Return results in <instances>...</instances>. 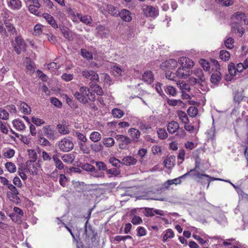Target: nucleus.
Returning <instances> with one entry per match:
<instances>
[{
    "label": "nucleus",
    "instance_id": "nucleus-39",
    "mask_svg": "<svg viewBox=\"0 0 248 248\" xmlns=\"http://www.w3.org/2000/svg\"><path fill=\"white\" fill-rule=\"evenodd\" d=\"M200 63L204 70L209 71L211 67V63L204 59H201L200 61Z\"/></svg>",
    "mask_w": 248,
    "mask_h": 248
},
{
    "label": "nucleus",
    "instance_id": "nucleus-45",
    "mask_svg": "<svg viewBox=\"0 0 248 248\" xmlns=\"http://www.w3.org/2000/svg\"><path fill=\"white\" fill-rule=\"evenodd\" d=\"M62 159L65 163L71 164L73 162L74 158L71 155H65L62 156Z\"/></svg>",
    "mask_w": 248,
    "mask_h": 248
},
{
    "label": "nucleus",
    "instance_id": "nucleus-59",
    "mask_svg": "<svg viewBox=\"0 0 248 248\" xmlns=\"http://www.w3.org/2000/svg\"><path fill=\"white\" fill-rule=\"evenodd\" d=\"M197 145V143H195L191 141H186L185 143V147L186 149L191 150L196 147Z\"/></svg>",
    "mask_w": 248,
    "mask_h": 248
},
{
    "label": "nucleus",
    "instance_id": "nucleus-31",
    "mask_svg": "<svg viewBox=\"0 0 248 248\" xmlns=\"http://www.w3.org/2000/svg\"><path fill=\"white\" fill-rule=\"evenodd\" d=\"M194 75L196 76L201 82L205 81V78L202 70L200 68L195 69L193 71Z\"/></svg>",
    "mask_w": 248,
    "mask_h": 248
},
{
    "label": "nucleus",
    "instance_id": "nucleus-10",
    "mask_svg": "<svg viewBox=\"0 0 248 248\" xmlns=\"http://www.w3.org/2000/svg\"><path fill=\"white\" fill-rule=\"evenodd\" d=\"M121 18L124 21L130 22L132 20V13L129 10L123 9L119 13Z\"/></svg>",
    "mask_w": 248,
    "mask_h": 248
},
{
    "label": "nucleus",
    "instance_id": "nucleus-21",
    "mask_svg": "<svg viewBox=\"0 0 248 248\" xmlns=\"http://www.w3.org/2000/svg\"><path fill=\"white\" fill-rule=\"evenodd\" d=\"M43 17L46 20L47 23L51 25L52 27L54 28H58V26L52 16L48 14L45 13L43 14Z\"/></svg>",
    "mask_w": 248,
    "mask_h": 248
},
{
    "label": "nucleus",
    "instance_id": "nucleus-28",
    "mask_svg": "<svg viewBox=\"0 0 248 248\" xmlns=\"http://www.w3.org/2000/svg\"><path fill=\"white\" fill-rule=\"evenodd\" d=\"M246 17L245 14L242 12L238 11L234 13L232 16V19L240 21Z\"/></svg>",
    "mask_w": 248,
    "mask_h": 248
},
{
    "label": "nucleus",
    "instance_id": "nucleus-4",
    "mask_svg": "<svg viewBox=\"0 0 248 248\" xmlns=\"http://www.w3.org/2000/svg\"><path fill=\"white\" fill-rule=\"evenodd\" d=\"M81 75L84 78L89 79L92 82L96 83L99 81V76L94 71L86 69L82 71Z\"/></svg>",
    "mask_w": 248,
    "mask_h": 248
},
{
    "label": "nucleus",
    "instance_id": "nucleus-2",
    "mask_svg": "<svg viewBox=\"0 0 248 248\" xmlns=\"http://www.w3.org/2000/svg\"><path fill=\"white\" fill-rule=\"evenodd\" d=\"M115 139L119 142V147L121 149H127L128 145L132 142V140L129 137L123 135H116Z\"/></svg>",
    "mask_w": 248,
    "mask_h": 248
},
{
    "label": "nucleus",
    "instance_id": "nucleus-52",
    "mask_svg": "<svg viewBox=\"0 0 248 248\" xmlns=\"http://www.w3.org/2000/svg\"><path fill=\"white\" fill-rule=\"evenodd\" d=\"M75 136L77 137L78 140L83 142V143L86 142L87 141V139L86 136L78 131L75 132Z\"/></svg>",
    "mask_w": 248,
    "mask_h": 248
},
{
    "label": "nucleus",
    "instance_id": "nucleus-48",
    "mask_svg": "<svg viewBox=\"0 0 248 248\" xmlns=\"http://www.w3.org/2000/svg\"><path fill=\"white\" fill-rule=\"evenodd\" d=\"M234 39L232 37H229L225 41V45L227 48L232 49L233 47Z\"/></svg>",
    "mask_w": 248,
    "mask_h": 248
},
{
    "label": "nucleus",
    "instance_id": "nucleus-23",
    "mask_svg": "<svg viewBox=\"0 0 248 248\" xmlns=\"http://www.w3.org/2000/svg\"><path fill=\"white\" fill-rule=\"evenodd\" d=\"M221 73L219 71L216 70L215 73L212 74L211 77V82L214 84H217L220 80Z\"/></svg>",
    "mask_w": 248,
    "mask_h": 248
},
{
    "label": "nucleus",
    "instance_id": "nucleus-33",
    "mask_svg": "<svg viewBox=\"0 0 248 248\" xmlns=\"http://www.w3.org/2000/svg\"><path fill=\"white\" fill-rule=\"evenodd\" d=\"M219 57L223 61H228L230 59V54L226 50H222L220 51Z\"/></svg>",
    "mask_w": 248,
    "mask_h": 248
},
{
    "label": "nucleus",
    "instance_id": "nucleus-13",
    "mask_svg": "<svg viewBox=\"0 0 248 248\" xmlns=\"http://www.w3.org/2000/svg\"><path fill=\"white\" fill-rule=\"evenodd\" d=\"M142 80L148 84H151L154 81V76L150 70L146 71L142 77Z\"/></svg>",
    "mask_w": 248,
    "mask_h": 248
},
{
    "label": "nucleus",
    "instance_id": "nucleus-36",
    "mask_svg": "<svg viewBox=\"0 0 248 248\" xmlns=\"http://www.w3.org/2000/svg\"><path fill=\"white\" fill-rule=\"evenodd\" d=\"M52 159L54 161L56 168L58 169L59 170H62V169H63L64 166L63 163L58 158L57 155H53Z\"/></svg>",
    "mask_w": 248,
    "mask_h": 248
},
{
    "label": "nucleus",
    "instance_id": "nucleus-18",
    "mask_svg": "<svg viewBox=\"0 0 248 248\" xmlns=\"http://www.w3.org/2000/svg\"><path fill=\"white\" fill-rule=\"evenodd\" d=\"M175 157L174 155H170L164 161L165 166L168 169H171L175 165Z\"/></svg>",
    "mask_w": 248,
    "mask_h": 248
},
{
    "label": "nucleus",
    "instance_id": "nucleus-43",
    "mask_svg": "<svg viewBox=\"0 0 248 248\" xmlns=\"http://www.w3.org/2000/svg\"><path fill=\"white\" fill-rule=\"evenodd\" d=\"M235 30H237V32L239 34V36L240 37L242 36V35L245 33V29L243 27L239 28L238 27L236 24L232 26V32H236Z\"/></svg>",
    "mask_w": 248,
    "mask_h": 248
},
{
    "label": "nucleus",
    "instance_id": "nucleus-26",
    "mask_svg": "<svg viewBox=\"0 0 248 248\" xmlns=\"http://www.w3.org/2000/svg\"><path fill=\"white\" fill-rule=\"evenodd\" d=\"M6 31H7V34L10 35H15L16 33V31L14 25L8 22H5Z\"/></svg>",
    "mask_w": 248,
    "mask_h": 248
},
{
    "label": "nucleus",
    "instance_id": "nucleus-25",
    "mask_svg": "<svg viewBox=\"0 0 248 248\" xmlns=\"http://www.w3.org/2000/svg\"><path fill=\"white\" fill-rule=\"evenodd\" d=\"M77 16L81 22L86 24H90V23H91V21H92L91 16H83L81 14H77Z\"/></svg>",
    "mask_w": 248,
    "mask_h": 248
},
{
    "label": "nucleus",
    "instance_id": "nucleus-11",
    "mask_svg": "<svg viewBox=\"0 0 248 248\" xmlns=\"http://www.w3.org/2000/svg\"><path fill=\"white\" fill-rule=\"evenodd\" d=\"M175 75L178 78L186 79L188 78L190 74L189 70L180 66L175 73Z\"/></svg>",
    "mask_w": 248,
    "mask_h": 248
},
{
    "label": "nucleus",
    "instance_id": "nucleus-40",
    "mask_svg": "<svg viewBox=\"0 0 248 248\" xmlns=\"http://www.w3.org/2000/svg\"><path fill=\"white\" fill-rule=\"evenodd\" d=\"M187 112L189 116L195 117L198 114V108L195 106H191L187 109Z\"/></svg>",
    "mask_w": 248,
    "mask_h": 248
},
{
    "label": "nucleus",
    "instance_id": "nucleus-29",
    "mask_svg": "<svg viewBox=\"0 0 248 248\" xmlns=\"http://www.w3.org/2000/svg\"><path fill=\"white\" fill-rule=\"evenodd\" d=\"M101 134L96 131L92 132L90 135V139L94 142H97L101 139Z\"/></svg>",
    "mask_w": 248,
    "mask_h": 248
},
{
    "label": "nucleus",
    "instance_id": "nucleus-54",
    "mask_svg": "<svg viewBox=\"0 0 248 248\" xmlns=\"http://www.w3.org/2000/svg\"><path fill=\"white\" fill-rule=\"evenodd\" d=\"M138 125L140 130H148L151 128V125L150 124L141 122H138Z\"/></svg>",
    "mask_w": 248,
    "mask_h": 248
},
{
    "label": "nucleus",
    "instance_id": "nucleus-20",
    "mask_svg": "<svg viewBox=\"0 0 248 248\" xmlns=\"http://www.w3.org/2000/svg\"><path fill=\"white\" fill-rule=\"evenodd\" d=\"M19 107L20 111L25 114H30L31 111V108L25 102H20L18 105Z\"/></svg>",
    "mask_w": 248,
    "mask_h": 248
},
{
    "label": "nucleus",
    "instance_id": "nucleus-6",
    "mask_svg": "<svg viewBox=\"0 0 248 248\" xmlns=\"http://www.w3.org/2000/svg\"><path fill=\"white\" fill-rule=\"evenodd\" d=\"M178 65V62L174 59H170L160 64V68L163 70H172Z\"/></svg>",
    "mask_w": 248,
    "mask_h": 248
},
{
    "label": "nucleus",
    "instance_id": "nucleus-34",
    "mask_svg": "<svg viewBox=\"0 0 248 248\" xmlns=\"http://www.w3.org/2000/svg\"><path fill=\"white\" fill-rule=\"evenodd\" d=\"M74 96L77 100L83 104H86L88 102L86 97L81 93L77 92L74 94Z\"/></svg>",
    "mask_w": 248,
    "mask_h": 248
},
{
    "label": "nucleus",
    "instance_id": "nucleus-22",
    "mask_svg": "<svg viewBox=\"0 0 248 248\" xmlns=\"http://www.w3.org/2000/svg\"><path fill=\"white\" fill-rule=\"evenodd\" d=\"M14 127L18 131H22L25 129L24 123L19 119H16L13 121Z\"/></svg>",
    "mask_w": 248,
    "mask_h": 248
},
{
    "label": "nucleus",
    "instance_id": "nucleus-57",
    "mask_svg": "<svg viewBox=\"0 0 248 248\" xmlns=\"http://www.w3.org/2000/svg\"><path fill=\"white\" fill-rule=\"evenodd\" d=\"M207 134L208 135V138L209 139L213 140L215 139L216 134H215V129L214 128H210L207 132Z\"/></svg>",
    "mask_w": 248,
    "mask_h": 248
},
{
    "label": "nucleus",
    "instance_id": "nucleus-8",
    "mask_svg": "<svg viewBox=\"0 0 248 248\" xmlns=\"http://www.w3.org/2000/svg\"><path fill=\"white\" fill-rule=\"evenodd\" d=\"M43 131L46 136L49 139L55 138V131L53 125H46L43 127Z\"/></svg>",
    "mask_w": 248,
    "mask_h": 248
},
{
    "label": "nucleus",
    "instance_id": "nucleus-19",
    "mask_svg": "<svg viewBox=\"0 0 248 248\" xmlns=\"http://www.w3.org/2000/svg\"><path fill=\"white\" fill-rule=\"evenodd\" d=\"M97 33L101 37H106L109 33V31L102 25H98L96 28Z\"/></svg>",
    "mask_w": 248,
    "mask_h": 248
},
{
    "label": "nucleus",
    "instance_id": "nucleus-35",
    "mask_svg": "<svg viewBox=\"0 0 248 248\" xmlns=\"http://www.w3.org/2000/svg\"><path fill=\"white\" fill-rule=\"evenodd\" d=\"M178 117L183 124H187L189 123L188 118L184 111H180L179 112Z\"/></svg>",
    "mask_w": 248,
    "mask_h": 248
},
{
    "label": "nucleus",
    "instance_id": "nucleus-42",
    "mask_svg": "<svg viewBox=\"0 0 248 248\" xmlns=\"http://www.w3.org/2000/svg\"><path fill=\"white\" fill-rule=\"evenodd\" d=\"M5 167L7 170L10 173H13L16 171V166L12 162H7L5 164Z\"/></svg>",
    "mask_w": 248,
    "mask_h": 248
},
{
    "label": "nucleus",
    "instance_id": "nucleus-16",
    "mask_svg": "<svg viewBox=\"0 0 248 248\" xmlns=\"http://www.w3.org/2000/svg\"><path fill=\"white\" fill-rule=\"evenodd\" d=\"M137 160L133 156H126L122 159V163L126 166H131L137 163Z\"/></svg>",
    "mask_w": 248,
    "mask_h": 248
},
{
    "label": "nucleus",
    "instance_id": "nucleus-5",
    "mask_svg": "<svg viewBox=\"0 0 248 248\" xmlns=\"http://www.w3.org/2000/svg\"><path fill=\"white\" fill-rule=\"evenodd\" d=\"M178 62L179 63L180 67L189 70L194 66V62L188 58L182 57L180 58Z\"/></svg>",
    "mask_w": 248,
    "mask_h": 248
},
{
    "label": "nucleus",
    "instance_id": "nucleus-27",
    "mask_svg": "<svg viewBox=\"0 0 248 248\" xmlns=\"http://www.w3.org/2000/svg\"><path fill=\"white\" fill-rule=\"evenodd\" d=\"M60 29L65 38L69 40L72 39V33L68 28L64 27H61Z\"/></svg>",
    "mask_w": 248,
    "mask_h": 248
},
{
    "label": "nucleus",
    "instance_id": "nucleus-64",
    "mask_svg": "<svg viewBox=\"0 0 248 248\" xmlns=\"http://www.w3.org/2000/svg\"><path fill=\"white\" fill-rule=\"evenodd\" d=\"M82 169L89 172H93L95 170V168L91 164H85L82 166Z\"/></svg>",
    "mask_w": 248,
    "mask_h": 248
},
{
    "label": "nucleus",
    "instance_id": "nucleus-41",
    "mask_svg": "<svg viewBox=\"0 0 248 248\" xmlns=\"http://www.w3.org/2000/svg\"><path fill=\"white\" fill-rule=\"evenodd\" d=\"M29 158L30 159V162H34L37 158V155L36 152L32 149H30L28 151Z\"/></svg>",
    "mask_w": 248,
    "mask_h": 248
},
{
    "label": "nucleus",
    "instance_id": "nucleus-3",
    "mask_svg": "<svg viewBox=\"0 0 248 248\" xmlns=\"http://www.w3.org/2000/svg\"><path fill=\"white\" fill-rule=\"evenodd\" d=\"M59 147L61 151L67 152L73 149L74 144L71 140L65 138L59 142Z\"/></svg>",
    "mask_w": 248,
    "mask_h": 248
},
{
    "label": "nucleus",
    "instance_id": "nucleus-61",
    "mask_svg": "<svg viewBox=\"0 0 248 248\" xmlns=\"http://www.w3.org/2000/svg\"><path fill=\"white\" fill-rule=\"evenodd\" d=\"M107 173L114 176H117L120 174V171L116 168L110 169L106 170Z\"/></svg>",
    "mask_w": 248,
    "mask_h": 248
},
{
    "label": "nucleus",
    "instance_id": "nucleus-30",
    "mask_svg": "<svg viewBox=\"0 0 248 248\" xmlns=\"http://www.w3.org/2000/svg\"><path fill=\"white\" fill-rule=\"evenodd\" d=\"M193 172H194V173H191L192 175L193 176H194L198 178L202 179L203 178V177H207L208 178L207 181L209 182H210L211 180H221V179H215L214 178H211L209 175H208L207 174H201L199 172H196L195 170H194V171H193Z\"/></svg>",
    "mask_w": 248,
    "mask_h": 248
},
{
    "label": "nucleus",
    "instance_id": "nucleus-46",
    "mask_svg": "<svg viewBox=\"0 0 248 248\" xmlns=\"http://www.w3.org/2000/svg\"><path fill=\"white\" fill-rule=\"evenodd\" d=\"M166 92L170 95L174 96L176 94V89L172 86H167L165 89Z\"/></svg>",
    "mask_w": 248,
    "mask_h": 248
},
{
    "label": "nucleus",
    "instance_id": "nucleus-17",
    "mask_svg": "<svg viewBox=\"0 0 248 248\" xmlns=\"http://www.w3.org/2000/svg\"><path fill=\"white\" fill-rule=\"evenodd\" d=\"M128 133L132 138V140L135 141H137L138 140L140 137V131L135 128H131L128 130Z\"/></svg>",
    "mask_w": 248,
    "mask_h": 248
},
{
    "label": "nucleus",
    "instance_id": "nucleus-60",
    "mask_svg": "<svg viewBox=\"0 0 248 248\" xmlns=\"http://www.w3.org/2000/svg\"><path fill=\"white\" fill-rule=\"evenodd\" d=\"M122 73V70L120 67L117 66H114L113 67V74L116 77H119L121 76Z\"/></svg>",
    "mask_w": 248,
    "mask_h": 248
},
{
    "label": "nucleus",
    "instance_id": "nucleus-7",
    "mask_svg": "<svg viewBox=\"0 0 248 248\" xmlns=\"http://www.w3.org/2000/svg\"><path fill=\"white\" fill-rule=\"evenodd\" d=\"M142 10L144 14L147 17H155L158 15V9L151 6H143Z\"/></svg>",
    "mask_w": 248,
    "mask_h": 248
},
{
    "label": "nucleus",
    "instance_id": "nucleus-38",
    "mask_svg": "<svg viewBox=\"0 0 248 248\" xmlns=\"http://www.w3.org/2000/svg\"><path fill=\"white\" fill-rule=\"evenodd\" d=\"M107 9L108 13L113 16L119 15L120 12L118 11L117 8L112 5H108Z\"/></svg>",
    "mask_w": 248,
    "mask_h": 248
},
{
    "label": "nucleus",
    "instance_id": "nucleus-32",
    "mask_svg": "<svg viewBox=\"0 0 248 248\" xmlns=\"http://www.w3.org/2000/svg\"><path fill=\"white\" fill-rule=\"evenodd\" d=\"M102 142L106 147H111L114 145L115 141L112 138L109 137L103 139Z\"/></svg>",
    "mask_w": 248,
    "mask_h": 248
},
{
    "label": "nucleus",
    "instance_id": "nucleus-62",
    "mask_svg": "<svg viewBox=\"0 0 248 248\" xmlns=\"http://www.w3.org/2000/svg\"><path fill=\"white\" fill-rule=\"evenodd\" d=\"M27 62L26 68L28 70L31 71V72H33L34 70L33 67V63L31 61L30 58L27 57L26 58Z\"/></svg>",
    "mask_w": 248,
    "mask_h": 248
},
{
    "label": "nucleus",
    "instance_id": "nucleus-51",
    "mask_svg": "<svg viewBox=\"0 0 248 248\" xmlns=\"http://www.w3.org/2000/svg\"><path fill=\"white\" fill-rule=\"evenodd\" d=\"M174 236V233L172 230L168 229L164 235L163 241H166L168 238H172Z\"/></svg>",
    "mask_w": 248,
    "mask_h": 248
},
{
    "label": "nucleus",
    "instance_id": "nucleus-58",
    "mask_svg": "<svg viewBox=\"0 0 248 248\" xmlns=\"http://www.w3.org/2000/svg\"><path fill=\"white\" fill-rule=\"evenodd\" d=\"M85 143V142L81 143L79 144V148L81 151H82L83 153L88 154L90 153V148L86 145Z\"/></svg>",
    "mask_w": 248,
    "mask_h": 248
},
{
    "label": "nucleus",
    "instance_id": "nucleus-63",
    "mask_svg": "<svg viewBox=\"0 0 248 248\" xmlns=\"http://www.w3.org/2000/svg\"><path fill=\"white\" fill-rule=\"evenodd\" d=\"M91 147L95 152L101 151L103 148L101 144H93L91 145Z\"/></svg>",
    "mask_w": 248,
    "mask_h": 248
},
{
    "label": "nucleus",
    "instance_id": "nucleus-55",
    "mask_svg": "<svg viewBox=\"0 0 248 248\" xmlns=\"http://www.w3.org/2000/svg\"><path fill=\"white\" fill-rule=\"evenodd\" d=\"M9 118V113L5 109L0 108V119L6 120Z\"/></svg>",
    "mask_w": 248,
    "mask_h": 248
},
{
    "label": "nucleus",
    "instance_id": "nucleus-9",
    "mask_svg": "<svg viewBox=\"0 0 248 248\" xmlns=\"http://www.w3.org/2000/svg\"><path fill=\"white\" fill-rule=\"evenodd\" d=\"M144 214L146 217H153L155 214L159 215L161 216H164V212L163 211L158 209L154 210L153 208L145 207L144 209Z\"/></svg>",
    "mask_w": 248,
    "mask_h": 248
},
{
    "label": "nucleus",
    "instance_id": "nucleus-44",
    "mask_svg": "<svg viewBox=\"0 0 248 248\" xmlns=\"http://www.w3.org/2000/svg\"><path fill=\"white\" fill-rule=\"evenodd\" d=\"M81 54L83 58H86L88 60H91L93 58L92 53L86 49H82L81 50Z\"/></svg>",
    "mask_w": 248,
    "mask_h": 248
},
{
    "label": "nucleus",
    "instance_id": "nucleus-50",
    "mask_svg": "<svg viewBox=\"0 0 248 248\" xmlns=\"http://www.w3.org/2000/svg\"><path fill=\"white\" fill-rule=\"evenodd\" d=\"M32 122L36 126H40L45 123V121L40 118L36 117H32L31 118Z\"/></svg>",
    "mask_w": 248,
    "mask_h": 248
},
{
    "label": "nucleus",
    "instance_id": "nucleus-53",
    "mask_svg": "<svg viewBox=\"0 0 248 248\" xmlns=\"http://www.w3.org/2000/svg\"><path fill=\"white\" fill-rule=\"evenodd\" d=\"M147 153V150L145 148H140L138 152V155L140 157V161H143V157Z\"/></svg>",
    "mask_w": 248,
    "mask_h": 248
},
{
    "label": "nucleus",
    "instance_id": "nucleus-1",
    "mask_svg": "<svg viewBox=\"0 0 248 248\" xmlns=\"http://www.w3.org/2000/svg\"><path fill=\"white\" fill-rule=\"evenodd\" d=\"M12 46L16 54H20L21 51H25L27 48V44L21 36H16L15 42L11 41Z\"/></svg>",
    "mask_w": 248,
    "mask_h": 248
},
{
    "label": "nucleus",
    "instance_id": "nucleus-12",
    "mask_svg": "<svg viewBox=\"0 0 248 248\" xmlns=\"http://www.w3.org/2000/svg\"><path fill=\"white\" fill-rule=\"evenodd\" d=\"M7 5L12 10H19L22 7V2L20 0H7Z\"/></svg>",
    "mask_w": 248,
    "mask_h": 248
},
{
    "label": "nucleus",
    "instance_id": "nucleus-37",
    "mask_svg": "<svg viewBox=\"0 0 248 248\" xmlns=\"http://www.w3.org/2000/svg\"><path fill=\"white\" fill-rule=\"evenodd\" d=\"M112 114L114 118H121L124 115V112L123 110L120 109L115 108L112 110Z\"/></svg>",
    "mask_w": 248,
    "mask_h": 248
},
{
    "label": "nucleus",
    "instance_id": "nucleus-47",
    "mask_svg": "<svg viewBox=\"0 0 248 248\" xmlns=\"http://www.w3.org/2000/svg\"><path fill=\"white\" fill-rule=\"evenodd\" d=\"M157 133L158 138L160 139H165L168 137V134L164 129H159Z\"/></svg>",
    "mask_w": 248,
    "mask_h": 248
},
{
    "label": "nucleus",
    "instance_id": "nucleus-15",
    "mask_svg": "<svg viewBox=\"0 0 248 248\" xmlns=\"http://www.w3.org/2000/svg\"><path fill=\"white\" fill-rule=\"evenodd\" d=\"M177 87L181 90L183 93L190 91V87L189 84L186 83L184 81L178 80L176 82Z\"/></svg>",
    "mask_w": 248,
    "mask_h": 248
},
{
    "label": "nucleus",
    "instance_id": "nucleus-49",
    "mask_svg": "<svg viewBox=\"0 0 248 248\" xmlns=\"http://www.w3.org/2000/svg\"><path fill=\"white\" fill-rule=\"evenodd\" d=\"M228 71L231 76H235L236 74V67L232 62L230 63L228 65Z\"/></svg>",
    "mask_w": 248,
    "mask_h": 248
},
{
    "label": "nucleus",
    "instance_id": "nucleus-56",
    "mask_svg": "<svg viewBox=\"0 0 248 248\" xmlns=\"http://www.w3.org/2000/svg\"><path fill=\"white\" fill-rule=\"evenodd\" d=\"M25 170L32 175L36 174L37 173V169L31 165H28L27 168L25 169Z\"/></svg>",
    "mask_w": 248,
    "mask_h": 248
},
{
    "label": "nucleus",
    "instance_id": "nucleus-24",
    "mask_svg": "<svg viewBox=\"0 0 248 248\" xmlns=\"http://www.w3.org/2000/svg\"><path fill=\"white\" fill-rule=\"evenodd\" d=\"M57 129L59 133L62 135H66L69 133L68 127L63 124H59L57 125Z\"/></svg>",
    "mask_w": 248,
    "mask_h": 248
},
{
    "label": "nucleus",
    "instance_id": "nucleus-14",
    "mask_svg": "<svg viewBox=\"0 0 248 248\" xmlns=\"http://www.w3.org/2000/svg\"><path fill=\"white\" fill-rule=\"evenodd\" d=\"M179 124L174 121L169 123L167 125V130L170 134H174L179 129Z\"/></svg>",
    "mask_w": 248,
    "mask_h": 248
}]
</instances>
